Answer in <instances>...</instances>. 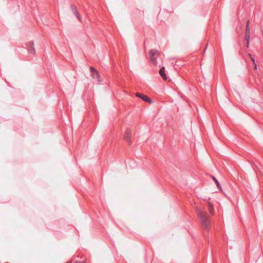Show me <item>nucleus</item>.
Returning <instances> with one entry per match:
<instances>
[{
	"label": "nucleus",
	"instance_id": "nucleus-1",
	"mask_svg": "<svg viewBox=\"0 0 263 263\" xmlns=\"http://www.w3.org/2000/svg\"><path fill=\"white\" fill-rule=\"evenodd\" d=\"M197 214L200 218L202 227L208 230L210 227L211 221L208 214L205 211L197 210Z\"/></svg>",
	"mask_w": 263,
	"mask_h": 263
},
{
	"label": "nucleus",
	"instance_id": "nucleus-2",
	"mask_svg": "<svg viewBox=\"0 0 263 263\" xmlns=\"http://www.w3.org/2000/svg\"><path fill=\"white\" fill-rule=\"evenodd\" d=\"M150 60L155 65L157 64V59L159 56V52L157 50L152 49L149 51Z\"/></svg>",
	"mask_w": 263,
	"mask_h": 263
},
{
	"label": "nucleus",
	"instance_id": "nucleus-3",
	"mask_svg": "<svg viewBox=\"0 0 263 263\" xmlns=\"http://www.w3.org/2000/svg\"><path fill=\"white\" fill-rule=\"evenodd\" d=\"M131 137V131L129 130H127L124 135V139L128 142L129 145H130L132 144V141L130 140Z\"/></svg>",
	"mask_w": 263,
	"mask_h": 263
},
{
	"label": "nucleus",
	"instance_id": "nucleus-4",
	"mask_svg": "<svg viewBox=\"0 0 263 263\" xmlns=\"http://www.w3.org/2000/svg\"><path fill=\"white\" fill-rule=\"evenodd\" d=\"M70 8L73 14L77 17L79 21H81V17L79 13V12L76 6L72 4L71 5Z\"/></svg>",
	"mask_w": 263,
	"mask_h": 263
},
{
	"label": "nucleus",
	"instance_id": "nucleus-5",
	"mask_svg": "<svg viewBox=\"0 0 263 263\" xmlns=\"http://www.w3.org/2000/svg\"><path fill=\"white\" fill-rule=\"evenodd\" d=\"M33 45L34 43L33 41H30L27 44L28 51L30 54L35 53V51L34 48L33 47Z\"/></svg>",
	"mask_w": 263,
	"mask_h": 263
},
{
	"label": "nucleus",
	"instance_id": "nucleus-6",
	"mask_svg": "<svg viewBox=\"0 0 263 263\" xmlns=\"http://www.w3.org/2000/svg\"><path fill=\"white\" fill-rule=\"evenodd\" d=\"M136 96L138 98H140L142 100H143L145 102H152L151 99L147 96L143 95L140 93L137 92L136 94Z\"/></svg>",
	"mask_w": 263,
	"mask_h": 263
},
{
	"label": "nucleus",
	"instance_id": "nucleus-7",
	"mask_svg": "<svg viewBox=\"0 0 263 263\" xmlns=\"http://www.w3.org/2000/svg\"><path fill=\"white\" fill-rule=\"evenodd\" d=\"M90 68L93 78L96 79H98L99 75L98 71L92 67H91Z\"/></svg>",
	"mask_w": 263,
	"mask_h": 263
},
{
	"label": "nucleus",
	"instance_id": "nucleus-8",
	"mask_svg": "<svg viewBox=\"0 0 263 263\" xmlns=\"http://www.w3.org/2000/svg\"><path fill=\"white\" fill-rule=\"evenodd\" d=\"M159 74L161 76V77L164 80H166L167 77L166 75L165 74V71H164V68L162 67L159 70Z\"/></svg>",
	"mask_w": 263,
	"mask_h": 263
},
{
	"label": "nucleus",
	"instance_id": "nucleus-9",
	"mask_svg": "<svg viewBox=\"0 0 263 263\" xmlns=\"http://www.w3.org/2000/svg\"><path fill=\"white\" fill-rule=\"evenodd\" d=\"M208 209H209V211L210 213L211 214H213V211H214L213 205L212 203H211V202L208 203Z\"/></svg>",
	"mask_w": 263,
	"mask_h": 263
},
{
	"label": "nucleus",
	"instance_id": "nucleus-10",
	"mask_svg": "<svg viewBox=\"0 0 263 263\" xmlns=\"http://www.w3.org/2000/svg\"><path fill=\"white\" fill-rule=\"evenodd\" d=\"M246 34H250V28H249V21H248L247 22L246 28Z\"/></svg>",
	"mask_w": 263,
	"mask_h": 263
},
{
	"label": "nucleus",
	"instance_id": "nucleus-11",
	"mask_svg": "<svg viewBox=\"0 0 263 263\" xmlns=\"http://www.w3.org/2000/svg\"><path fill=\"white\" fill-rule=\"evenodd\" d=\"M250 38V34H245V40L246 41V44H247V47H248L249 45Z\"/></svg>",
	"mask_w": 263,
	"mask_h": 263
},
{
	"label": "nucleus",
	"instance_id": "nucleus-12",
	"mask_svg": "<svg viewBox=\"0 0 263 263\" xmlns=\"http://www.w3.org/2000/svg\"><path fill=\"white\" fill-rule=\"evenodd\" d=\"M212 178H213V180L214 181V182L216 183L217 187L219 189H220V183H219V182L218 181V180L214 177H213Z\"/></svg>",
	"mask_w": 263,
	"mask_h": 263
},
{
	"label": "nucleus",
	"instance_id": "nucleus-13",
	"mask_svg": "<svg viewBox=\"0 0 263 263\" xmlns=\"http://www.w3.org/2000/svg\"><path fill=\"white\" fill-rule=\"evenodd\" d=\"M249 57L251 58V61H252V62L253 63V64H255V60L251 56V55L250 54H249Z\"/></svg>",
	"mask_w": 263,
	"mask_h": 263
},
{
	"label": "nucleus",
	"instance_id": "nucleus-14",
	"mask_svg": "<svg viewBox=\"0 0 263 263\" xmlns=\"http://www.w3.org/2000/svg\"><path fill=\"white\" fill-rule=\"evenodd\" d=\"M254 65L255 69H257V65H256V63H255V64H254Z\"/></svg>",
	"mask_w": 263,
	"mask_h": 263
},
{
	"label": "nucleus",
	"instance_id": "nucleus-15",
	"mask_svg": "<svg viewBox=\"0 0 263 263\" xmlns=\"http://www.w3.org/2000/svg\"><path fill=\"white\" fill-rule=\"evenodd\" d=\"M66 263H72V261H68Z\"/></svg>",
	"mask_w": 263,
	"mask_h": 263
},
{
	"label": "nucleus",
	"instance_id": "nucleus-16",
	"mask_svg": "<svg viewBox=\"0 0 263 263\" xmlns=\"http://www.w3.org/2000/svg\"><path fill=\"white\" fill-rule=\"evenodd\" d=\"M79 263H85L84 261H80Z\"/></svg>",
	"mask_w": 263,
	"mask_h": 263
}]
</instances>
